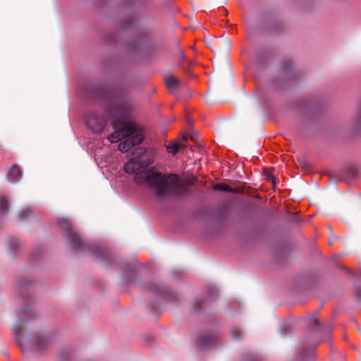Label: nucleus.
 <instances>
[{"label":"nucleus","mask_w":361,"mask_h":361,"mask_svg":"<svg viewBox=\"0 0 361 361\" xmlns=\"http://www.w3.org/2000/svg\"><path fill=\"white\" fill-rule=\"evenodd\" d=\"M146 288L149 290L152 291L153 293H154L157 295L166 294V290L162 286L152 283V282L147 283Z\"/></svg>","instance_id":"f8f14e48"},{"label":"nucleus","mask_w":361,"mask_h":361,"mask_svg":"<svg viewBox=\"0 0 361 361\" xmlns=\"http://www.w3.org/2000/svg\"><path fill=\"white\" fill-rule=\"evenodd\" d=\"M181 59H182V71H183V68H184V67H183V60H184V59H183V55L181 56Z\"/></svg>","instance_id":"393cba45"},{"label":"nucleus","mask_w":361,"mask_h":361,"mask_svg":"<svg viewBox=\"0 0 361 361\" xmlns=\"http://www.w3.org/2000/svg\"><path fill=\"white\" fill-rule=\"evenodd\" d=\"M180 143H179V138L178 137L176 139V142L169 144L167 145V151L169 153H171L172 154H176L179 149Z\"/></svg>","instance_id":"2eb2a0df"},{"label":"nucleus","mask_w":361,"mask_h":361,"mask_svg":"<svg viewBox=\"0 0 361 361\" xmlns=\"http://www.w3.org/2000/svg\"><path fill=\"white\" fill-rule=\"evenodd\" d=\"M185 73H186V74H187V75H188V77H190V78L193 77V75H192V73H190L189 71H185Z\"/></svg>","instance_id":"b1692460"},{"label":"nucleus","mask_w":361,"mask_h":361,"mask_svg":"<svg viewBox=\"0 0 361 361\" xmlns=\"http://www.w3.org/2000/svg\"><path fill=\"white\" fill-rule=\"evenodd\" d=\"M312 324L313 326L314 329H317L319 326V322L317 319H312Z\"/></svg>","instance_id":"412c9836"},{"label":"nucleus","mask_w":361,"mask_h":361,"mask_svg":"<svg viewBox=\"0 0 361 361\" xmlns=\"http://www.w3.org/2000/svg\"><path fill=\"white\" fill-rule=\"evenodd\" d=\"M166 85L171 92H173L174 90L178 87L179 82L172 75H166L165 78Z\"/></svg>","instance_id":"9b49d317"},{"label":"nucleus","mask_w":361,"mask_h":361,"mask_svg":"<svg viewBox=\"0 0 361 361\" xmlns=\"http://www.w3.org/2000/svg\"><path fill=\"white\" fill-rule=\"evenodd\" d=\"M128 139L119 143L118 146L119 151L126 152L131 147L140 145L144 140V135L140 130V128H138L136 132L128 136ZM126 138H127V137H126ZM123 139H125V137Z\"/></svg>","instance_id":"39448f33"},{"label":"nucleus","mask_w":361,"mask_h":361,"mask_svg":"<svg viewBox=\"0 0 361 361\" xmlns=\"http://www.w3.org/2000/svg\"><path fill=\"white\" fill-rule=\"evenodd\" d=\"M11 247L12 249H13V247H15V245H11Z\"/></svg>","instance_id":"cd10ccee"},{"label":"nucleus","mask_w":361,"mask_h":361,"mask_svg":"<svg viewBox=\"0 0 361 361\" xmlns=\"http://www.w3.org/2000/svg\"><path fill=\"white\" fill-rule=\"evenodd\" d=\"M137 108L135 99L130 97H113L108 102L105 111L114 118L113 127L115 131L108 137L111 142H117L136 132L139 126L131 121Z\"/></svg>","instance_id":"f03ea898"},{"label":"nucleus","mask_w":361,"mask_h":361,"mask_svg":"<svg viewBox=\"0 0 361 361\" xmlns=\"http://www.w3.org/2000/svg\"><path fill=\"white\" fill-rule=\"evenodd\" d=\"M356 294H357V297L359 299H361V288H358V289L356 290Z\"/></svg>","instance_id":"5701e85b"},{"label":"nucleus","mask_w":361,"mask_h":361,"mask_svg":"<svg viewBox=\"0 0 361 361\" xmlns=\"http://www.w3.org/2000/svg\"><path fill=\"white\" fill-rule=\"evenodd\" d=\"M22 176V172L17 164H14L9 169L7 173V178L9 182L15 183L18 181Z\"/></svg>","instance_id":"6e6552de"},{"label":"nucleus","mask_w":361,"mask_h":361,"mask_svg":"<svg viewBox=\"0 0 361 361\" xmlns=\"http://www.w3.org/2000/svg\"><path fill=\"white\" fill-rule=\"evenodd\" d=\"M151 164L152 161L146 158V149L138 147L125 164L124 170L128 173H134L135 183L149 188L158 198L178 195L180 190L178 176L175 173L163 174L155 167L146 169Z\"/></svg>","instance_id":"f257e3e1"},{"label":"nucleus","mask_w":361,"mask_h":361,"mask_svg":"<svg viewBox=\"0 0 361 361\" xmlns=\"http://www.w3.org/2000/svg\"><path fill=\"white\" fill-rule=\"evenodd\" d=\"M214 190H220V191H224V192H231L233 190L226 184L225 183H219L214 185L213 188Z\"/></svg>","instance_id":"f3484780"},{"label":"nucleus","mask_w":361,"mask_h":361,"mask_svg":"<svg viewBox=\"0 0 361 361\" xmlns=\"http://www.w3.org/2000/svg\"><path fill=\"white\" fill-rule=\"evenodd\" d=\"M60 226L66 230V235L74 252L90 251L99 257L105 255V250L96 245H90L83 242L78 233L75 232L67 219L59 221Z\"/></svg>","instance_id":"7ed1b4c3"},{"label":"nucleus","mask_w":361,"mask_h":361,"mask_svg":"<svg viewBox=\"0 0 361 361\" xmlns=\"http://www.w3.org/2000/svg\"><path fill=\"white\" fill-rule=\"evenodd\" d=\"M183 119L186 123V130L185 132L182 130V157L185 154L188 160L191 159L194 154L193 146L188 143V140L195 142L197 138V132L192 128L193 121L187 111L184 113L182 112V121Z\"/></svg>","instance_id":"20e7f679"},{"label":"nucleus","mask_w":361,"mask_h":361,"mask_svg":"<svg viewBox=\"0 0 361 361\" xmlns=\"http://www.w3.org/2000/svg\"><path fill=\"white\" fill-rule=\"evenodd\" d=\"M9 209L8 200L4 197L0 196V214L1 215L8 212Z\"/></svg>","instance_id":"4468645a"},{"label":"nucleus","mask_w":361,"mask_h":361,"mask_svg":"<svg viewBox=\"0 0 361 361\" xmlns=\"http://www.w3.org/2000/svg\"><path fill=\"white\" fill-rule=\"evenodd\" d=\"M32 211L29 208L23 209L18 214L20 220H25L32 216Z\"/></svg>","instance_id":"dca6fc26"},{"label":"nucleus","mask_w":361,"mask_h":361,"mask_svg":"<svg viewBox=\"0 0 361 361\" xmlns=\"http://www.w3.org/2000/svg\"><path fill=\"white\" fill-rule=\"evenodd\" d=\"M187 63H188V65H189V66H191V65H192V61H187Z\"/></svg>","instance_id":"a878e982"},{"label":"nucleus","mask_w":361,"mask_h":361,"mask_svg":"<svg viewBox=\"0 0 361 361\" xmlns=\"http://www.w3.org/2000/svg\"><path fill=\"white\" fill-rule=\"evenodd\" d=\"M217 337L214 334H205L200 335L197 341V345L200 350H207L216 345Z\"/></svg>","instance_id":"0eeeda50"},{"label":"nucleus","mask_w":361,"mask_h":361,"mask_svg":"<svg viewBox=\"0 0 361 361\" xmlns=\"http://www.w3.org/2000/svg\"><path fill=\"white\" fill-rule=\"evenodd\" d=\"M217 290L215 288H212L211 290H208V295L213 297L217 294Z\"/></svg>","instance_id":"aec40b11"},{"label":"nucleus","mask_w":361,"mask_h":361,"mask_svg":"<svg viewBox=\"0 0 361 361\" xmlns=\"http://www.w3.org/2000/svg\"><path fill=\"white\" fill-rule=\"evenodd\" d=\"M49 338L47 336H39L35 342V348L37 350H43L49 343Z\"/></svg>","instance_id":"9d476101"},{"label":"nucleus","mask_w":361,"mask_h":361,"mask_svg":"<svg viewBox=\"0 0 361 361\" xmlns=\"http://www.w3.org/2000/svg\"><path fill=\"white\" fill-rule=\"evenodd\" d=\"M181 190H182V194H183V190H184V188H183V185H182Z\"/></svg>","instance_id":"bb28decb"},{"label":"nucleus","mask_w":361,"mask_h":361,"mask_svg":"<svg viewBox=\"0 0 361 361\" xmlns=\"http://www.w3.org/2000/svg\"><path fill=\"white\" fill-rule=\"evenodd\" d=\"M183 91H185L186 92V94L185 95V97H190L192 94V89H190L188 85H184L183 82H182V92Z\"/></svg>","instance_id":"6ab92c4d"},{"label":"nucleus","mask_w":361,"mask_h":361,"mask_svg":"<svg viewBox=\"0 0 361 361\" xmlns=\"http://www.w3.org/2000/svg\"><path fill=\"white\" fill-rule=\"evenodd\" d=\"M357 122L358 125L361 126V105L358 111Z\"/></svg>","instance_id":"4be33fe9"},{"label":"nucleus","mask_w":361,"mask_h":361,"mask_svg":"<svg viewBox=\"0 0 361 361\" xmlns=\"http://www.w3.org/2000/svg\"><path fill=\"white\" fill-rule=\"evenodd\" d=\"M145 43L142 39H136L131 44L127 45V50L128 51H140L144 49Z\"/></svg>","instance_id":"1a4fd4ad"},{"label":"nucleus","mask_w":361,"mask_h":361,"mask_svg":"<svg viewBox=\"0 0 361 361\" xmlns=\"http://www.w3.org/2000/svg\"><path fill=\"white\" fill-rule=\"evenodd\" d=\"M110 116L105 112L104 118H101L99 117L97 113H91L87 121L89 127L95 133L102 132L105 126V123Z\"/></svg>","instance_id":"423d86ee"},{"label":"nucleus","mask_w":361,"mask_h":361,"mask_svg":"<svg viewBox=\"0 0 361 361\" xmlns=\"http://www.w3.org/2000/svg\"><path fill=\"white\" fill-rule=\"evenodd\" d=\"M120 25L123 30L128 29L133 27L134 24L133 18L130 16L120 20Z\"/></svg>","instance_id":"ddd939ff"},{"label":"nucleus","mask_w":361,"mask_h":361,"mask_svg":"<svg viewBox=\"0 0 361 361\" xmlns=\"http://www.w3.org/2000/svg\"><path fill=\"white\" fill-rule=\"evenodd\" d=\"M231 336L234 339H239L242 336V331L238 328H235L231 331Z\"/></svg>","instance_id":"a211bd4d"},{"label":"nucleus","mask_w":361,"mask_h":361,"mask_svg":"<svg viewBox=\"0 0 361 361\" xmlns=\"http://www.w3.org/2000/svg\"><path fill=\"white\" fill-rule=\"evenodd\" d=\"M11 247L12 249H13V247H15V245H11Z\"/></svg>","instance_id":"c85d7f7f"}]
</instances>
